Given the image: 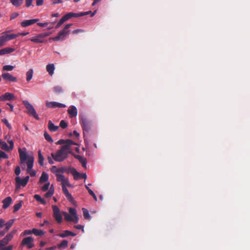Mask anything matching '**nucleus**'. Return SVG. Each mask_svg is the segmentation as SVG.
I'll return each instance as SVG.
<instances>
[{"mask_svg":"<svg viewBox=\"0 0 250 250\" xmlns=\"http://www.w3.org/2000/svg\"><path fill=\"white\" fill-rule=\"evenodd\" d=\"M48 179V175L45 172H43L42 174V175L40 178L39 182L41 183H42L46 182Z\"/></svg>","mask_w":250,"mask_h":250,"instance_id":"28","label":"nucleus"},{"mask_svg":"<svg viewBox=\"0 0 250 250\" xmlns=\"http://www.w3.org/2000/svg\"><path fill=\"white\" fill-rule=\"evenodd\" d=\"M12 198L11 197H7L2 200V208L4 209L7 208L12 203Z\"/></svg>","mask_w":250,"mask_h":250,"instance_id":"20","label":"nucleus"},{"mask_svg":"<svg viewBox=\"0 0 250 250\" xmlns=\"http://www.w3.org/2000/svg\"><path fill=\"white\" fill-rule=\"evenodd\" d=\"M44 137L46 140H47L48 142L52 143L53 142V139L51 137V136L45 131L44 133Z\"/></svg>","mask_w":250,"mask_h":250,"instance_id":"43","label":"nucleus"},{"mask_svg":"<svg viewBox=\"0 0 250 250\" xmlns=\"http://www.w3.org/2000/svg\"><path fill=\"white\" fill-rule=\"evenodd\" d=\"M82 210L83 212V215L84 219H87V220L90 219L91 216L89 213L88 210L85 208H83Z\"/></svg>","mask_w":250,"mask_h":250,"instance_id":"33","label":"nucleus"},{"mask_svg":"<svg viewBox=\"0 0 250 250\" xmlns=\"http://www.w3.org/2000/svg\"><path fill=\"white\" fill-rule=\"evenodd\" d=\"M33 233L32 230L26 229L23 231L21 234V236H24L27 235H30Z\"/></svg>","mask_w":250,"mask_h":250,"instance_id":"45","label":"nucleus"},{"mask_svg":"<svg viewBox=\"0 0 250 250\" xmlns=\"http://www.w3.org/2000/svg\"><path fill=\"white\" fill-rule=\"evenodd\" d=\"M75 158L78 159L79 162L82 164L83 167H86V160L85 158H83L82 156L78 155H75L73 153L72 154Z\"/></svg>","mask_w":250,"mask_h":250,"instance_id":"21","label":"nucleus"},{"mask_svg":"<svg viewBox=\"0 0 250 250\" xmlns=\"http://www.w3.org/2000/svg\"><path fill=\"white\" fill-rule=\"evenodd\" d=\"M48 127L50 131L53 132L57 131L59 128V126L55 125L51 121L48 122Z\"/></svg>","mask_w":250,"mask_h":250,"instance_id":"25","label":"nucleus"},{"mask_svg":"<svg viewBox=\"0 0 250 250\" xmlns=\"http://www.w3.org/2000/svg\"><path fill=\"white\" fill-rule=\"evenodd\" d=\"M34 199H35L37 201L40 202L42 205H45L46 204V201L43 199L39 195L35 194L34 196Z\"/></svg>","mask_w":250,"mask_h":250,"instance_id":"34","label":"nucleus"},{"mask_svg":"<svg viewBox=\"0 0 250 250\" xmlns=\"http://www.w3.org/2000/svg\"><path fill=\"white\" fill-rule=\"evenodd\" d=\"M19 156L21 164H24L26 161H28V158L26 152L22 151L21 148H19Z\"/></svg>","mask_w":250,"mask_h":250,"instance_id":"13","label":"nucleus"},{"mask_svg":"<svg viewBox=\"0 0 250 250\" xmlns=\"http://www.w3.org/2000/svg\"><path fill=\"white\" fill-rule=\"evenodd\" d=\"M34 241V239L30 236L25 237L23 238L21 242V246H27L31 242H33Z\"/></svg>","mask_w":250,"mask_h":250,"instance_id":"22","label":"nucleus"},{"mask_svg":"<svg viewBox=\"0 0 250 250\" xmlns=\"http://www.w3.org/2000/svg\"><path fill=\"white\" fill-rule=\"evenodd\" d=\"M67 21L66 19V18L65 17V15L58 22L56 28H59L62 24L65 21Z\"/></svg>","mask_w":250,"mask_h":250,"instance_id":"38","label":"nucleus"},{"mask_svg":"<svg viewBox=\"0 0 250 250\" xmlns=\"http://www.w3.org/2000/svg\"><path fill=\"white\" fill-rule=\"evenodd\" d=\"M88 193L90 195H91L93 197V198L95 201L97 200V198L95 194L92 190H89V192H88Z\"/></svg>","mask_w":250,"mask_h":250,"instance_id":"57","label":"nucleus"},{"mask_svg":"<svg viewBox=\"0 0 250 250\" xmlns=\"http://www.w3.org/2000/svg\"><path fill=\"white\" fill-rule=\"evenodd\" d=\"M33 234L35 235L36 236H42L44 235V232L43 230L41 229H32Z\"/></svg>","mask_w":250,"mask_h":250,"instance_id":"32","label":"nucleus"},{"mask_svg":"<svg viewBox=\"0 0 250 250\" xmlns=\"http://www.w3.org/2000/svg\"><path fill=\"white\" fill-rule=\"evenodd\" d=\"M74 228L77 229H82V230L84 232V226L81 225H75L74 226Z\"/></svg>","mask_w":250,"mask_h":250,"instance_id":"55","label":"nucleus"},{"mask_svg":"<svg viewBox=\"0 0 250 250\" xmlns=\"http://www.w3.org/2000/svg\"><path fill=\"white\" fill-rule=\"evenodd\" d=\"M47 160L48 161V163L50 165H53L54 163V161H53V160L52 159H53V158L52 157L51 155V156H48L47 157Z\"/></svg>","mask_w":250,"mask_h":250,"instance_id":"59","label":"nucleus"},{"mask_svg":"<svg viewBox=\"0 0 250 250\" xmlns=\"http://www.w3.org/2000/svg\"><path fill=\"white\" fill-rule=\"evenodd\" d=\"M22 206V202L20 201L19 203L15 204L14 206V212H16L18 211Z\"/></svg>","mask_w":250,"mask_h":250,"instance_id":"40","label":"nucleus"},{"mask_svg":"<svg viewBox=\"0 0 250 250\" xmlns=\"http://www.w3.org/2000/svg\"><path fill=\"white\" fill-rule=\"evenodd\" d=\"M70 172L73 175L74 178L76 180L79 179L81 173L78 172L74 168H70Z\"/></svg>","mask_w":250,"mask_h":250,"instance_id":"27","label":"nucleus"},{"mask_svg":"<svg viewBox=\"0 0 250 250\" xmlns=\"http://www.w3.org/2000/svg\"><path fill=\"white\" fill-rule=\"evenodd\" d=\"M62 189L64 194L65 195L67 200L71 202H74V199L72 196L71 194L69 192L66 187H62Z\"/></svg>","mask_w":250,"mask_h":250,"instance_id":"18","label":"nucleus"},{"mask_svg":"<svg viewBox=\"0 0 250 250\" xmlns=\"http://www.w3.org/2000/svg\"><path fill=\"white\" fill-rule=\"evenodd\" d=\"M14 222V219H11L8 222H7L5 224V227H6L8 229H10L11 226L13 225Z\"/></svg>","mask_w":250,"mask_h":250,"instance_id":"49","label":"nucleus"},{"mask_svg":"<svg viewBox=\"0 0 250 250\" xmlns=\"http://www.w3.org/2000/svg\"><path fill=\"white\" fill-rule=\"evenodd\" d=\"M52 208L53 211V217L58 224L62 223V216L59 208L56 205H53Z\"/></svg>","mask_w":250,"mask_h":250,"instance_id":"5","label":"nucleus"},{"mask_svg":"<svg viewBox=\"0 0 250 250\" xmlns=\"http://www.w3.org/2000/svg\"><path fill=\"white\" fill-rule=\"evenodd\" d=\"M38 163L42 167L44 166L43 162H44V159L42 154L41 150H39L38 151Z\"/></svg>","mask_w":250,"mask_h":250,"instance_id":"26","label":"nucleus"},{"mask_svg":"<svg viewBox=\"0 0 250 250\" xmlns=\"http://www.w3.org/2000/svg\"><path fill=\"white\" fill-rule=\"evenodd\" d=\"M57 181L61 182L62 187H71V185L69 182L68 179L65 178L64 176H60L59 178L57 180Z\"/></svg>","mask_w":250,"mask_h":250,"instance_id":"12","label":"nucleus"},{"mask_svg":"<svg viewBox=\"0 0 250 250\" xmlns=\"http://www.w3.org/2000/svg\"><path fill=\"white\" fill-rule=\"evenodd\" d=\"M72 25V24L71 23L65 25L64 28L59 32L57 36L51 38L50 39L54 41L63 40L65 39L67 34L69 33V30H68V29Z\"/></svg>","mask_w":250,"mask_h":250,"instance_id":"3","label":"nucleus"},{"mask_svg":"<svg viewBox=\"0 0 250 250\" xmlns=\"http://www.w3.org/2000/svg\"><path fill=\"white\" fill-rule=\"evenodd\" d=\"M50 184L49 183H46L42 188V190L43 191H45L48 189Z\"/></svg>","mask_w":250,"mask_h":250,"instance_id":"52","label":"nucleus"},{"mask_svg":"<svg viewBox=\"0 0 250 250\" xmlns=\"http://www.w3.org/2000/svg\"><path fill=\"white\" fill-rule=\"evenodd\" d=\"M19 13L17 12L13 13L10 16V20H12L16 18L19 16Z\"/></svg>","mask_w":250,"mask_h":250,"instance_id":"56","label":"nucleus"},{"mask_svg":"<svg viewBox=\"0 0 250 250\" xmlns=\"http://www.w3.org/2000/svg\"><path fill=\"white\" fill-rule=\"evenodd\" d=\"M69 212L70 214V215H72L73 217L75 216H78L77 214V211L76 209L72 208H69L68 209Z\"/></svg>","mask_w":250,"mask_h":250,"instance_id":"41","label":"nucleus"},{"mask_svg":"<svg viewBox=\"0 0 250 250\" xmlns=\"http://www.w3.org/2000/svg\"><path fill=\"white\" fill-rule=\"evenodd\" d=\"M14 69V66L11 65H6L3 66L2 69L4 71H12Z\"/></svg>","mask_w":250,"mask_h":250,"instance_id":"44","label":"nucleus"},{"mask_svg":"<svg viewBox=\"0 0 250 250\" xmlns=\"http://www.w3.org/2000/svg\"><path fill=\"white\" fill-rule=\"evenodd\" d=\"M10 1L15 6L18 7L21 4L23 0H10Z\"/></svg>","mask_w":250,"mask_h":250,"instance_id":"37","label":"nucleus"},{"mask_svg":"<svg viewBox=\"0 0 250 250\" xmlns=\"http://www.w3.org/2000/svg\"><path fill=\"white\" fill-rule=\"evenodd\" d=\"M3 35L5 38L6 42L14 39L19 36L18 34H5Z\"/></svg>","mask_w":250,"mask_h":250,"instance_id":"29","label":"nucleus"},{"mask_svg":"<svg viewBox=\"0 0 250 250\" xmlns=\"http://www.w3.org/2000/svg\"><path fill=\"white\" fill-rule=\"evenodd\" d=\"M29 180V176H27L23 179H21L20 177H17L15 178L17 187H25L27 185Z\"/></svg>","mask_w":250,"mask_h":250,"instance_id":"8","label":"nucleus"},{"mask_svg":"<svg viewBox=\"0 0 250 250\" xmlns=\"http://www.w3.org/2000/svg\"><path fill=\"white\" fill-rule=\"evenodd\" d=\"M23 104L27 109V113L33 117H34L36 120H39L40 118L37 114L36 110H35L33 106L29 103L27 101H23Z\"/></svg>","mask_w":250,"mask_h":250,"instance_id":"4","label":"nucleus"},{"mask_svg":"<svg viewBox=\"0 0 250 250\" xmlns=\"http://www.w3.org/2000/svg\"><path fill=\"white\" fill-rule=\"evenodd\" d=\"M30 40L36 43H42L44 42V40L42 37V36L40 34L33 37L30 39Z\"/></svg>","mask_w":250,"mask_h":250,"instance_id":"16","label":"nucleus"},{"mask_svg":"<svg viewBox=\"0 0 250 250\" xmlns=\"http://www.w3.org/2000/svg\"><path fill=\"white\" fill-rule=\"evenodd\" d=\"M13 246L12 245L5 247V246H1L0 247V250H12Z\"/></svg>","mask_w":250,"mask_h":250,"instance_id":"46","label":"nucleus"},{"mask_svg":"<svg viewBox=\"0 0 250 250\" xmlns=\"http://www.w3.org/2000/svg\"><path fill=\"white\" fill-rule=\"evenodd\" d=\"M77 145V143L71 140H65V144L62 146L60 149L57 150L56 153H51V156L54 161L58 162H62L68 157L69 154L73 153L70 149V146Z\"/></svg>","mask_w":250,"mask_h":250,"instance_id":"1","label":"nucleus"},{"mask_svg":"<svg viewBox=\"0 0 250 250\" xmlns=\"http://www.w3.org/2000/svg\"><path fill=\"white\" fill-rule=\"evenodd\" d=\"M60 125L62 128H65L67 126V124L64 120H62L60 123Z\"/></svg>","mask_w":250,"mask_h":250,"instance_id":"51","label":"nucleus"},{"mask_svg":"<svg viewBox=\"0 0 250 250\" xmlns=\"http://www.w3.org/2000/svg\"><path fill=\"white\" fill-rule=\"evenodd\" d=\"M96 13V11H94L93 13H92L91 11H87V12H80V16H81V17H82V16L87 15L89 14H91L90 16L91 17H92L95 15Z\"/></svg>","mask_w":250,"mask_h":250,"instance_id":"39","label":"nucleus"},{"mask_svg":"<svg viewBox=\"0 0 250 250\" xmlns=\"http://www.w3.org/2000/svg\"><path fill=\"white\" fill-rule=\"evenodd\" d=\"M8 143L10 145V150H12L14 148V143L13 141L11 140H8L7 141Z\"/></svg>","mask_w":250,"mask_h":250,"instance_id":"60","label":"nucleus"},{"mask_svg":"<svg viewBox=\"0 0 250 250\" xmlns=\"http://www.w3.org/2000/svg\"><path fill=\"white\" fill-rule=\"evenodd\" d=\"M33 69H30L26 73V79L27 82H29L33 77Z\"/></svg>","mask_w":250,"mask_h":250,"instance_id":"31","label":"nucleus"},{"mask_svg":"<svg viewBox=\"0 0 250 250\" xmlns=\"http://www.w3.org/2000/svg\"><path fill=\"white\" fill-rule=\"evenodd\" d=\"M46 106L48 108H64L66 106L64 104L59 103L56 102H47L46 103Z\"/></svg>","mask_w":250,"mask_h":250,"instance_id":"10","label":"nucleus"},{"mask_svg":"<svg viewBox=\"0 0 250 250\" xmlns=\"http://www.w3.org/2000/svg\"><path fill=\"white\" fill-rule=\"evenodd\" d=\"M54 91L58 94L61 93L62 92V88L60 86H56L53 88Z\"/></svg>","mask_w":250,"mask_h":250,"instance_id":"42","label":"nucleus"},{"mask_svg":"<svg viewBox=\"0 0 250 250\" xmlns=\"http://www.w3.org/2000/svg\"><path fill=\"white\" fill-rule=\"evenodd\" d=\"M62 214L64 217V220L68 222H72L74 223H77L79 222V217L75 216L73 217L72 215L69 214L68 213L65 211L62 212Z\"/></svg>","mask_w":250,"mask_h":250,"instance_id":"9","label":"nucleus"},{"mask_svg":"<svg viewBox=\"0 0 250 250\" xmlns=\"http://www.w3.org/2000/svg\"><path fill=\"white\" fill-rule=\"evenodd\" d=\"M2 122L6 125V126L9 128L11 129V126L9 123L8 122V120L6 119H3L2 120Z\"/></svg>","mask_w":250,"mask_h":250,"instance_id":"53","label":"nucleus"},{"mask_svg":"<svg viewBox=\"0 0 250 250\" xmlns=\"http://www.w3.org/2000/svg\"><path fill=\"white\" fill-rule=\"evenodd\" d=\"M33 164L34 157L33 156H30V157L28 158V161L26 162V164L27 166V172L30 174L31 177L35 176L36 174V171H31V169L33 167Z\"/></svg>","mask_w":250,"mask_h":250,"instance_id":"7","label":"nucleus"},{"mask_svg":"<svg viewBox=\"0 0 250 250\" xmlns=\"http://www.w3.org/2000/svg\"><path fill=\"white\" fill-rule=\"evenodd\" d=\"M54 174L57 177V180L59 178L60 176H63V175L61 174L60 168H58Z\"/></svg>","mask_w":250,"mask_h":250,"instance_id":"54","label":"nucleus"},{"mask_svg":"<svg viewBox=\"0 0 250 250\" xmlns=\"http://www.w3.org/2000/svg\"><path fill=\"white\" fill-rule=\"evenodd\" d=\"M68 246V242L66 240H63L62 241V242L58 244L57 246V247L58 248H66Z\"/></svg>","mask_w":250,"mask_h":250,"instance_id":"36","label":"nucleus"},{"mask_svg":"<svg viewBox=\"0 0 250 250\" xmlns=\"http://www.w3.org/2000/svg\"><path fill=\"white\" fill-rule=\"evenodd\" d=\"M15 173L16 175H19L21 173V168L19 166H18L16 167L15 170Z\"/></svg>","mask_w":250,"mask_h":250,"instance_id":"58","label":"nucleus"},{"mask_svg":"<svg viewBox=\"0 0 250 250\" xmlns=\"http://www.w3.org/2000/svg\"><path fill=\"white\" fill-rule=\"evenodd\" d=\"M39 21L38 19H31L28 20H24L21 23V26L23 27H26L29 25H32Z\"/></svg>","mask_w":250,"mask_h":250,"instance_id":"15","label":"nucleus"},{"mask_svg":"<svg viewBox=\"0 0 250 250\" xmlns=\"http://www.w3.org/2000/svg\"><path fill=\"white\" fill-rule=\"evenodd\" d=\"M14 99V94L8 92L5 93L4 95L0 97V100L1 101L12 100Z\"/></svg>","mask_w":250,"mask_h":250,"instance_id":"17","label":"nucleus"},{"mask_svg":"<svg viewBox=\"0 0 250 250\" xmlns=\"http://www.w3.org/2000/svg\"><path fill=\"white\" fill-rule=\"evenodd\" d=\"M26 2V6L27 7H29L31 5L32 3V0H25Z\"/></svg>","mask_w":250,"mask_h":250,"instance_id":"63","label":"nucleus"},{"mask_svg":"<svg viewBox=\"0 0 250 250\" xmlns=\"http://www.w3.org/2000/svg\"><path fill=\"white\" fill-rule=\"evenodd\" d=\"M1 148L5 151H8L11 150L10 149V146H8L7 144L4 142V143L1 146Z\"/></svg>","mask_w":250,"mask_h":250,"instance_id":"47","label":"nucleus"},{"mask_svg":"<svg viewBox=\"0 0 250 250\" xmlns=\"http://www.w3.org/2000/svg\"><path fill=\"white\" fill-rule=\"evenodd\" d=\"M8 158V155L3 151L0 150V159H7Z\"/></svg>","mask_w":250,"mask_h":250,"instance_id":"50","label":"nucleus"},{"mask_svg":"<svg viewBox=\"0 0 250 250\" xmlns=\"http://www.w3.org/2000/svg\"><path fill=\"white\" fill-rule=\"evenodd\" d=\"M46 68L47 72L51 76H52L54 74L55 70L54 64L53 63H49L46 65Z\"/></svg>","mask_w":250,"mask_h":250,"instance_id":"23","label":"nucleus"},{"mask_svg":"<svg viewBox=\"0 0 250 250\" xmlns=\"http://www.w3.org/2000/svg\"><path fill=\"white\" fill-rule=\"evenodd\" d=\"M1 76L3 80L6 81L10 82H16L17 81V79L16 77L12 76L10 73L7 72L2 73Z\"/></svg>","mask_w":250,"mask_h":250,"instance_id":"11","label":"nucleus"},{"mask_svg":"<svg viewBox=\"0 0 250 250\" xmlns=\"http://www.w3.org/2000/svg\"><path fill=\"white\" fill-rule=\"evenodd\" d=\"M16 232V230H13L7 234L2 240H0V243L1 246H6L13 239L14 235Z\"/></svg>","mask_w":250,"mask_h":250,"instance_id":"6","label":"nucleus"},{"mask_svg":"<svg viewBox=\"0 0 250 250\" xmlns=\"http://www.w3.org/2000/svg\"><path fill=\"white\" fill-rule=\"evenodd\" d=\"M6 41L4 35H2L0 37V47H1L4 45Z\"/></svg>","mask_w":250,"mask_h":250,"instance_id":"48","label":"nucleus"},{"mask_svg":"<svg viewBox=\"0 0 250 250\" xmlns=\"http://www.w3.org/2000/svg\"><path fill=\"white\" fill-rule=\"evenodd\" d=\"M37 25L40 27H45L48 25L47 22L41 23L38 22L37 23Z\"/></svg>","mask_w":250,"mask_h":250,"instance_id":"64","label":"nucleus"},{"mask_svg":"<svg viewBox=\"0 0 250 250\" xmlns=\"http://www.w3.org/2000/svg\"><path fill=\"white\" fill-rule=\"evenodd\" d=\"M76 235V233L71 232V231L66 230H64L63 233H60L58 234V236L61 238H64L67 237L68 236H75Z\"/></svg>","mask_w":250,"mask_h":250,"instance_id":"19","label":"nucleus"},{"mask_svg":"<svg viewBox=\"0 0 250 250\" xmlns=\"http://www.w3.org/2000/svg\"><path fill=\"white\" fill-rule=\"evenodd\" d=\"M65 16L66 18V19L67 20L72 17H81L80 13H73V12L68 13L65 14Z\"/></svg>","mask_w":250,"mask_h":250,"instance_id":"30","label":"nucleus"},{"mask_svg":"<svg viewBox=\"0 0 250 250\" xmlns=\"http://www.w3.org/2000/svg\"><path fill=\"white\" fill-rule=\"evenodd\" d=\"M58 167L56 166H52L50 168L51 171L54 174L55 173V171L58 169Z\"/></svg>","mask_w":250,"mask_h":250,"instance_id":"62","label":"nucleus"},{"mask_svg":"<svg viewBox=\"0 0 250 250\" xmlns=\"http://www.w3.org/2000/svg\"><path fill=\"white\" fill-rule=\"evenodd\" d=\"M80 123L84 135L85 133H88L92 127V120L84 116L81 117Z\"/></svg>","mask_w":250,"mask_h":250,"instance_id":"2","label":"nucleus"},{"mask_svg":"<svg viewBox=\"0 0 250 250\" xmlns=\"http://www.w3.org/2000/svg\"><path fill=\"white\" fill-rule=\"evenodd\" d=\"M15 51V49L10 47H6L0 50V55L11 53Z\"/></svg>","mask_w":250,"mask_h":250,"instance_id":"24","label":"nucleus"},{"mask_svg":"<svg viewBox=\"0 0 250 250\" xmlns=\"http://www.w3.org/2000/svg\"><path fill=\"white\" fill-rule=\"evenodd\" d=\"M54 192V189L53 187V186H52L49 190L45 193V197L46 198H49L51 197Z\"/></svg>","mask_w":250,"mask_h":250,"instance_id":"35","label":"nucleus"},{"mask_svg":"<svg viewBox=\"0 0 250 250\" xmlns=\"http://www.w3.org/2000/svg\"><path fill=\"white\" fill-rule=\"evenodd\" d=\"M67 112L69 117L71 118L76 117L78 114L77 109L74 105H71Z\"/></svg>","mask_w":250,"mask_h":250,"instance_id":"14","label":"nucleus"},{"mask_svg":"<svg viewBox=\"0 0 250 250\" xmlns=\"http://www.w3.org/2000/svg\"><path fill=\"white\" fill-rule=\"evenodd\" d=\"M36 3L37 6L42 5L43 3V0H36Z\"/></svg>","mask_w":250,"mask_h":250,"instance_id":"61","label":"nucleus"}]
</instances>
